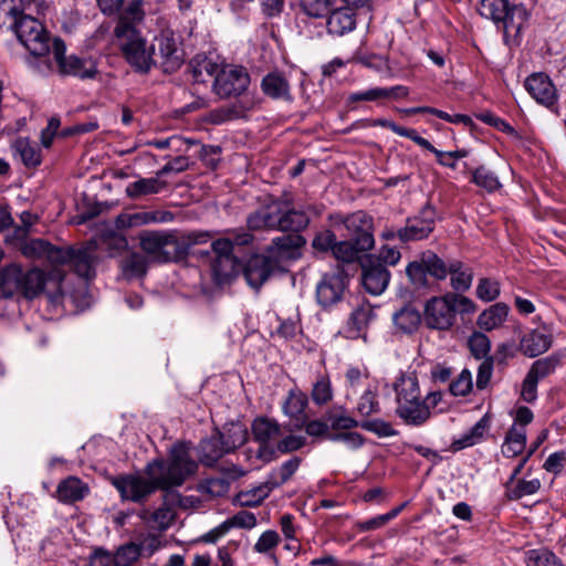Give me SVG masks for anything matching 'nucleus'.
<instances>
[{
	"label": "nucleus",
	"instance_id": "33",
	"mask_svg": "<svg viewBox=\"0 0 566 566\" xmlns=\"http://www.w3.org/2000/svg\"><path fill=\"white\" fill-rule=\"evenodd\" d=\"M168 187V182L163 180L156 174L154 177L139 178L127 185L125 192L130 199H137L143 196L157 195Z\"/></svg>",
	"mask_w": 566,
	"mask_h": 566
},
{
	"label": "nucleus",
	"instance_id": "7",
	"mask_svg": "<svg viewBox=\"0 0 566 566\" xmlns=\"http://www.w3.org/2000/svg\"><path fill=\"white\" fill-rule=\"evenodd\" d=\"M480 14L491 19L503 31L504 42H516L528 20V11L523 4L511 6L509 0H482Z\"/></svg>",
	"mask_w": 566,
	"mask_h": 566
},
{
	"label": "nucleus",
	"instance_id": "4",
	"mask_svg": "<svg viewBox=\"0 0 566 566\" xmlns=\"http://www.w3.org/2000/svg\"><path fill=\"white\" fill-rule=\"evenodd\" d=\"M198 469L189 448L185 443H176L169 452L167 461L154 460L148 463L145 473L159 485L160 490L180 486L193 475Z\"/></svg>",
	"mask_w": 566,
	"mask_h": 566
},
{
	"label": "nucleus",
	"instance_id": "2",
	"mask_svg": "<svg viewBox=\"0 0 566 566\" xmlns=\"http://www.w3.org/2000/svg\"><path fill=\"white\" fill-rule=\"evenodd\" d=\"M249 84L250 75L244 67L235 65L218 67L213 81V92L220 98L242 97L232 105L211 111L209 119L212 124L219 125L242 118L254 107V99L245 94Z\"/></svg>",
	"mask_w": 566,
	"mask_h": 566
},
{
	"label": "nucleus",
	"instance_id": "30",
	"mask_svg": "<svg viewBox=\"0 0 566 566\" xmlns=\"http://www.w3.org/2000/svg\"><path fill=\"white\" fill-rule=\"evenodd\" d=\"M378 381L369 377L366 369L349 367L345 373V396L352 399L370 387H377Z\"/></svg>",
	"mask_w": 566,
	"mask_h": 566
},
{
	"label": "nucleus",
	"instance_id": "61",
	"mask_svg": "<svg viewBox=\"0 0 566 566\" xmlns=\"http://www.w3.org/2000/svg\"><path fill=\"white\" fill-rule=\"evenodd\" d=\"M500 283L496 280L483 277L476 285V296L483 302H492L500 295Z\"/></svg>",
	"mask_w": 566,
	"mask_h": 566
},
{
	"label": "nucleus",
	"instance_id": "55",
	"mask_svg": "<svg viewBox=\"0 0 566 566\" xmlns=\"http://www.w3.org/2000/svg\"><path fill=\"white\" fill-rule=\"evenodd\" d=\"M472 182L485 189L489 192L495 191L501 187L497 176L485 167L476 168L472 174Z\"/></svg>",
	"mask_w": 566,
	"mask_h": 566
},
{
	"label": "nucleus",
	"instance_id": "3",
	"mask_svg": "<svg viewBox=\"0 0 566 566\" xmlns=\"http://www.w3.org/2000/svg\"><path fill=\"white\" fill-rule=\"evenodd\" d=\"M322 209L317 206H307L305 210H295L282 199L266 198L263 203L247 217L249 231L280 230L283 232H300L310 222L307 212L319 214Z\"/></svg>",
	"mask_w": 566,
	"mask_h": 566
},
{
	"label": "nucleus",
	"instance_id": "13",
	"mask_svg": "<svg viewBox=\"0 0 566 566\" xmlns=\"http://www.w3.org/2000/svg\"><path fill=\"white\" fill-rule=\"evenodd\" d=\"M436 218L434 207L427 202L417 216L407 219L406 226L398 230L397 235L403 242L426 239L434 229Z\"/></svg>",
	"mask_w": 566,
	"mask_h": 566
},
{
	"label": "nucleus",
	"instance_id": "53",
	"mask_svg": "<svg viewBox=\"0 0 566 566\" xmlns=\"http://www.w3.org/2000/svg\"><path fill=\"white\" fill-rule=\"evenodd\" d=\"M363 251L364 250L358 247L357 240L352 239L336 242L332 253L337 260L349 263L355 261L358 258V253Z\"/></svg>",
	"mask_w": 566,
	"mask_h": 566
},
{
	"label": "nucleus",
	"instance_id": "29",
	"mask_svg": "<svg viewBox=\"0 0 566 566\" xmlns=\"http://www.w3.org/2000/svg\"><path fill=\"white\" fill-rule=\"evenodd\" d=\"M326 28L329 34L343 36L356 28V15L349 8L331 10Z\"/></svg>",
	"mask_w": 566,
	"mask_h": 566
},
{
	"label": "nucleus",
	"instance_id": "39",
	"mask_svg": "<svg viewBox=\"0 0 566 566\" xmlns=\"http://www.w3.org/2000/svg\"><path fill=\"white\" fill-rule=\"evenodd\" d=\"M325 419L329 422L331 430H346L349 431L354 428L360 427V423L346 411L343 406L333 407L325 413Z\"/></svg>",
	"mask_w": 566,
	"mask_h": 566
},
{
	"label": "nucleus",
	"instance_id": "57",
	"mask_svg": "<svg viewBox=\"0 0 566 566\" xmlns=\"http://www.w3.org/2000/svg\"><path fill=\"white\" fill-rule=\"evenodd\" d=\"M306 443V438L298 434L281 436L274 447V458L276 453L286 454L302 449Z\"/></svg>",
	"mask_w": 566,
	"mask_h": 566
},
{
	"label": "nucleus",
	"instance_id": "28",
	"mask_svg": "<svg viewBox=\"0 0 566 566\" xmlns=\"http://www.w3.org/2000/svg\"><path fill=\"white\" fill-rule=\"evenodd\" d=\"M90 492V488L77 476H67L56 488V499L65 504L82 501Z\"/></svg>",
	"mask_w": 566,
	"mask_h": 566
},
{
	"label": "nucleus",
	"instance_id": "60",
	"mask_svg": "<svg viewBox=\"0 0 566 566\" xmlns=\"http://www.w3.org/2000/svg\"><path fill=\"white\" fill-rule=\"evenodd\" d=\"M360 427L366 431L373 432L378 438H388L398 434L390 422L379 418L361 421Z\"/></svg>",
	"mask_w": 566,
	"mask_h": 566
},
{
	"label": "nucleus",
	"instance_id": "50",
	"mask_svg": "<svg viewBox=\"0 0 566 566\" xmlns=\"http://www.w3.org/2000/svg\"><path fill=\"white\" fill-rule=\"evenodd\" d=\"M147 260L144 255L132 252L122 262V270L127 277H140L146 274Z\"/></svg>",
	"mask_w": 566,
	"mask_h": 566
},
{
	"label": "nucleus",
	"instance_id": "12",
	"mask_svg": "<svg viewBox=\"0 0 566 566\" xmlns=\"http://www.w3.org/2000/svg\"><path fill=\"white\" fill-rule=\"evenodd\" d=\"M113 485L123 500L135 503L146 500L155 490L159 489L149 476L146 479L138 474L118 475L113 479Z\"/></svg>",
	"mask_w": 566,
	"mask_h": 566
},
{
	"label": "nucleus",
	"instance_id": "23",
	"mask_svg": "<svg viewBox=\"0 0 566 566\" xmlns=\"http://www.w3.org/2000/svg\"><path fill=\"white\" fill-rule=\"evenodd\" d=\"M525 88L539 104L552 106L557 99L556 90L549 77L542 73L532 74L525 81Z\"/></svg>",
	"mask_w": 566,
	"mask_h": 566
},
{
	"label": "nucleus",
	"instance_id": "48",
	"mask_svg": "<svg viewBox=\"0 0 566 566\" xmlns=\"http://www.w3.org/2000/svg\"><path fill=\"white\" fill-rule=\"evenodd\" d=\"M421 321L419 312L412 307H403L394 315V323L403 333L415 332Z\"/></svg>",
	"mask_w": 566,
	"mask_h": 566
},
{
	"label": "nucleus",
	"instance_id": "59",
	"mask_svg": "<svg viewBox=\"0 0 566 566\" xmlns=\"http://www.w3.org/2000/svg\"><path fill=\"white\" fill-rule=\"evenodd\" d=\"M468 345L472 355L478 359L486 357L491 349V342L482 332H474L469 337Z\"/></svg>",
	"mask_w": 566,
	"mask_h": 566
},
{
	"label": "nucleus",
	"instance_id": "22",
	"mask_svg": "<svg viewBox=\"0 0 566 566\" xmlns=\"http://www.w3.org/2000/svg\"><path fill=\"white\" fill-rule=\"evenodd\" d=\"M302 459L300 457H292L284 461L280 467L273 469L264 483L260 485V497L266 499L270 493L283 484H285L298 470Z\"/></svg>",
	"mask_w": 566,
	"mask_h": 566
},
{
	"label": "nucleus",
	"instance_id": "18",
	"mask_svg": "<svg viewBox=\"0 0 566 566\" xmlns=\"http://www.w3.org/2000/svg\"><path fill=\"white\" fill-rule=\"evenodd\" d=\"M344 224L352 239L357 240V244L363 250H370L375 240L373 235V220L363 211H357L346 217Z\"/></svg>",
	"mask_w": 566,
	"mask_h": 566
},
{
	"label": "nucleus",
	"instance_id": "26",
	"mask_svg": "<svg viewBox=\"0 0 566 566\" xmlns=\"http://www.w3.org/2000/svg\"><path fill=\"white\" fill-rule=\"evenodd\" d=\"M22 254L31 259H45L51 264L57 265L63 258L62 247H55L43 239L27 241L21 248Z\"/></svg>",
	"mask_w": 566,
	"mask_h": 566
},
{
	"label": "nucleus",
	"instance_id": "47",
	"mask_svg": "<svg viewBox=\"0 0 566 566\" xmlns=\"http://www.w3.org/2000/svg\"><path fill=\"white\" fill-rule=\"evenodd\" d=\"M515 481L516 483L512 484L505 483L506 496L514 501L537 493L542 485L538 479Z\"/></svg>",
	"mask_w": 566,
	"mask_h": 566
},
{
	"label": "nucleus",
	"instance_id": "34",
	"mask_svg": "<svg viewBox=\"0 0 566 566\" xmlns=\"http://www.w3.org/2000/svg\"><path fill=\"white\" fill-rule=\"evenodd\" d=\"M509 312L510 307L505 303H495L478 316L476 325L485 332L496 329L504 324Z\"/></svg>",
	"mask_w": 566,
	"mask_h": 566
},
{
	"label": "nucleus",
	"instance_id": "25",
	"mask_svg": "<svg viewBox=\"0 0 566 566\" xmlns=\"http://www.w3.org/2000/svg\"><path fill=\"white\" fill-rule=\"evenodd\" d=\"M375 313L370 304L365 303L355 308L344 327L346 338L356 339L363 337L366 340V329L368 324L374 319Z\"/></svg>",
	"mask_w": 566,
	"mask_h": 566
},
{
	"label": "nucleus",
	"instance_id": "44",
	"mask_svg": "<svg viewBox=\"0 0 566 566\" xmlns=\"http://www.w3.org/2000/svg\"><path fill=\"white\" fill-rule=\"evenodd\" d=\"M201 449V461L207 465L214 464L219 459H221L226 453V448L222 442H220V437L218 433L212 437L203 440L200 444Z\"/></svg>",
	"mask_w": 566,
	"mask_h": 566
},
{
	"label": "nucleus",
	"instance_id": "41",
	"mask_svg": "<svg viewBox=\"0 0 566 566\" xmlns=\"http://www.w3.org/2000/svg\"><path fill=\"white\" fill-rule=\"evenodd\" d=\"M489 427V419L482 417L468 432L463 433L460 439L452 442L453 449L461 450L481 442Z\"/></svg>",
	"mask_w": 566,
	"mask_h": 566
},
{
	"label": "nucleus",
	"instance_id": "40",
	"mask_svg": "<svg viewBox=\"0 0 566 566\" xmlns=\"http://www.w3.org/2000/svg\"><path fill=\"white\" fill-rule=\"evenodd\" d=\"M262 91L272 98H289L290 85L284 76L270 73L262 80Z\"/></svg>",
	"mask_w": 566,
	"mask_h": 566
},
{
	"label": "nucleus",
	"instance_id": "45",
	"mask_svg": "<svg viewBox=\"0 0 566 566\" xmlns=\"http://www.w3.org/2000/svg\"><path fill=\"white\" fill-rule=\"evenodd\" d=\"M359 399L356 405V412L361 417H369L380 412V403L378 400V386L370 387L359 394Z\"/></svg>",
	"mask_w": 566,
	"mask_h": 566
},
{
	"label": "nucleus",
	"instance_id": "43",
	"mask_svg": "<svg viewBox=\"0 0 566 566\" xmlns=\"http://www.w3.org/2000/svg\"><path fill=\"white\" fill-rule=\"evenodd\" d=\"M334 390L328 375L319 374L312 385L311 398L318 406H325L333 400Z\"/></svg>",
	"mask_w": 566,
	"mask_h": 566
},
{
	"label": "nucleus",
	"instance_id": "51",
	"mask_svg": "<svg viewBox=\"0 0 566 566\" xmlns=\"http://www.w3.org/2000/svg\"><path fill=\"white\" fill-rule=\"evenodd\" d=\"M140 556V547L135 543H128L117 548L112 557V566H132Z\"/></svg>",
	"mask_w": 566,
	"mask_h": 566
},
{
	"label": "nucleus",
	"instance_id": "46",
	"mask_svg": "<svg viewBox=\"0 0 566 566\" xmlns=\"http://www.w3.org/2000/svg\"><path fill=\"white\" fill-rule=\"evenodd\" d=\"M560 365V357L557 354H552L547 357L535 360L527 374L538 382L552 375L556 368Z\"/></svg>",
	"mask_w": 566,
	"mask_h": 566
},
{
	"label": "nucleus",
	"instance_id": "31",
	"mask_svg": "<svg viewBox=\"0 0 566 566\" xmlns=\"http://www.w3.org/2000/svg\"><path fill=\"white\" fill-rule=\"evenodd\" d=\"M308 406V397L300 388L294 387L290 389L284 402L282 403V411L290 419L301 421L302 427L305 423V410Z\"/></svg>",
	"mask_w": 566,
	"mask_h": 566
},
{
	"label": "nucleus",
	"instance_id": "5",
	"mask_svg": "<svg viewBox=\"0 0 566 566\" xmlns=\"http://www.w3.org/2000/svg\"><path fill=\"white\" fill-rule=\"evenodd\" d=\"M21 44L34 57L40 59L36 65L40 73L45 74L53 69L51 54L55 38H51L44 25L35 18L21 14L12 29Z\"/></svg>",
	"mask_w": 566,
	"mask_h": 566
},
{
	"label": "nucleus",
	"instance_id": "64",
	"mask_svg": "<svg viewBox=\"0 0 566 566\" xmlns=\"http://www.w3.org/2000/svg\"><path fill=\"white\" fill-rule=\"evenodd\" d=\"M331 441H340L352 450L359 449L365 443V438L356 431L336 432L329 436Z\"/></svg>",
	"mask_w": 566,
	"mask_h": 566
},
{
	"label": "nucleus",
	"instance_id": "9",
	"mask_svg": "<svg viewBox=\"0 0 566 566\" xmlns=\"http://www.w3.org/2000/svg\"><path fill=\"white\" fill-rule=\"evenodd\" d=\"M51 56V63L53 65L51 72L55 71L62 76L92 80L98 73L97 65L94 60L80 57L74 54L66 55L65 43L59 38L54 39ZM48 73H50V71Z\"/></svg>",
	"mask_w": 566,
	"mask_h": 566
},
{
	"label": "nucleus",
	"instance_id": "37",
	"mask_svg": "<svg viewBox=\"0 0 566 566\" xmlns=\"http://www.w3.org/2000/svg\"><path fill=\"white\" fill-rule=\"evenodd\" d=\"M211 270L218 282H226L239 273L241 264L234 255L216 256L211 263Z\"/></svg>",
	"mask_w": 566,
	"mask_h": 566
},
{
	"label": "nucleus",
	"instance_id": "8",
	"mask_svg": "<svg viewBox=\"0 0 566 566\" xmlns=\"http://www.w3.org/2000/svg\"><path fill=\"white\" fill-rule=\"evenodd\" d=\"M45 273L40 269L24 271L21 265L11 263L0 270V291L4 297L21 294L34 298L44 289Z\"/></svg>",
	"mask_w": 566,
	"mask_h": 566
},
{
	"label": "nucleus",
	"instance_id": "35",
	"mask_svg": "<svg viewBox=\"0 0 566 566\" xmlns=\"http://www.w3.org/2000/svg\"><path fill=\"white\" fill-rule=\"evenodd\" d=\"M220 442L223 443L228 453L244 444L248 431L243 424L239 422L227 423L221 431H217Z\"/></svg>",
	"mask_w": 566,
	"mask_h": 566
},
{
	"label": "nucleus",
	"instance_id": "56",
	"mask_svg": "<svg viewBox=\"0 0 566 566\" xmlns=\"http://www.w3.org/2000/svg\"><path fill=\"white\" fill-rule=\"evenodd\" d=\"M473 388L472 375L469 369H463L455 379L449 382V392L454 397H464Z\"/></svg>",
	"mask_w": 566,
	"mask_h": 566
},
{
	"label": "nucleus",
	"instance_id": "11",
	"mask_svg": "<svg viewBox=\"0 0 566 566\" xmlns=\"http://www.w3.org/2000/svg\"><path fill=\"white\" fill-rule=\"evenodd\" d=\"M254 440L260 444L258 457L264 461L274 459V447L282 436L281 424L272 418L258 417L251 426Z\"/></svg>",
	"mask_w": 566,
	"mask_h": 566
},
{
	"label": "nucleus",
	"instance_id": "16",
	"mask_svg": "<svg viewBox=\"0 0 566 566\" xmlns=\"http://www.w3.org/2000/svg\"><path fill=\"white\" fill-rule=\"evenodd\" d=\"M361 282L365 290L371 295H380L387 287L390 273L386 266L368 255L361 261Z\"/></svg>",
	"mask_w": 566,
	"mask_h": 566
},
{
	"label": "nucleus",
	"instance_id": "20",
	"mask_svg": "<svg viewBox=\"0 0 566 566\" xmlns=\"http://www.w3.org/2000/svg\"><path fill=\"white\" fill-rule=\"evenodd\" d=\"M140 248L148 255L158 261H167L168 253L165 248L176 243L172 233L166 231H143L139 234Z\"/></svg>",
	"mask_w": 566,
	"mask_h": 566
},
{
	"label": "nucleus",
	"instance_id": "32",
	"mask_svg": "<svg viewBox=\"0 0 566 566\" xmlns=\"http://www.w3.org/2000/svg\"><path fill=\"white\" fill-rule=\"evenodd\" d=\"M397 406L416 399L421 395L419 380L413 371L402 373L394 384Z\"/></svg>",
	"mask_w": 566,
	"mask_h": 566
},
{
	"label": "nucleus",
	"instance_id": "27",
	"mask_svg": "<svg viewBox=\"0 0 566 566\" xmlns=\"http://www.w3.org/2000/svg\"><path fill=\"white\" fill-rule=\"evenodd\" d=\"M396 411L399 418H401L407 424L411 426H421L427 422L431 416L428 402H426L422 395L418 396L410 402L408 401L407 405L401 403L397 406Z\"/></svg>",
	"mask_w": 566,
	"mask_h": 566
},
{
	"label": "nucleus",
	"instance_id": "42",
	"mask_svg": "<svg viewBox=\"0 0 566 566\" xmlns=\"http://www.w3.org/2000/svg\"><path fill=\"white\" fill-rule=\"evenodd\" d=\"M12 148L20 156L27 167H36L41 164V154L35 144L29 138L19 137L14 140Z\"/></svg>",
	"mask_w": 566,
	"mask_h": 566
},
{
	"label": "nucleus",
	"instance_id": "19",
	"mask_svg": "<svg viewBox=\"0 0 566 566\" xmlns=\"http://www.w3.org/2000/svg\"><path fill=\"white\" fill-rule=\"evenodd\" d=\"M304 243L301 235L285 234L273 239L264 251L272 260L277 261L280 269L285 271V263L294 259L296 250Z\"/></svg>",
	"mask_w": 566,
	"mask_h": 566
},
{
	"label": "nucleus",
	"instance_id": "14",
	"mask_svg": "<svg viewBox=\"0 0 566 566\" xmlns=\"http://www.w3.org/2000/svg\"><path fill=\"white\" fill-rule=\"evenodd\" d=\"M283 272L277 261L272 260L266 253L252 255L243 268V275L248 284L259 290L273 274Z\"/></svg>",
	"mask_w": 566,
	"mask_h": 566
},
{
	"label": "nucleus",
	"instance_id": "10",
	"mask_svg": "<svg viewBox=\"0 0 566 566\" xmlns=\"http://www.w3.org/2000/svg\"><path fill=\"white\" fill-rule=\"evenodd\" d=\"M97 244L95 241L74 247H62L63 258L59 260L57 265L67 264L81 277L92 280L96 275V255Z\"/></svg>",
	"mask_w": 566,
	"mask_h": 566
},
{
	"label": "nucleus",
	"instance_id": "58",
	"mask_svg": "<svg viewBox=\"0 0 566 566\" xmlns=\"http://www.w3.org/2000/svg\"><path fill=\"white\" fill-rule=\"evenodd\" d=\"M423 262L427 273L437 280H443L449 274V262L446 263L442 259L433 253L423 254Z\"/></svg>",
	"mask_w": 566,
	"mask_h": 566
},
{
	"label": "nucleus",
	"instance_id": "17",
	"mask_svg": "<svg viewBox=\"0 0 566 566\" xmlns=\"http://www.w3.org/2000/svg\"><path fill=\"white\" fill-rule=\"evenodd\" d=\"M157 45V56L159 65L165 73H172L177 71L184 63L182 50L178 46L176 39L172 34L161 33L155 39Z\"/></svg>",
	"mask_w": 566,
	"mask_h": 566
},
{
	"label": "nucleus",
	"instance_id": "21",
	"mask_svg": "<svg viewBox=\"0 0 566 566\" xmlns=\"http://www.w3.org/2000/svg\"><path fill=\"white\" fill-rule=\"evenodd\" d=\"M552 344V332L543 325L523 335L520 342V350L527 357H536L547 352Z\"/></svg>",
	"mask_w": 566,
	"mask_h": 566
},
{
	"label": "nucleus",
	"instance_id": "54",
	"mask_svg": "<svg viewBox=\"0 0 566 566\" xmlns=\"http://www.w3.org/2000/svg\"><path fill=\"white\" fill-rule=\"evenodd\" d=\"M527 566H563L556 555L548 549H531L526 553Z\"/></svg>",
	"mask_w": 566,
	"mask_h": 566
},
{
	"label": "nucleus",
	"instance_id": "38",
	"mask_svg": "<svg viewBox=\"0 0 566 566\" xmlns=\"http://www.w3.org/2000/svg\"><path fill=\"white\" fill-rule=\"evenodd\" d=\"M451 286L457 292H465L470 289L473 280L471 269L465 268L462 262L452 260L449 262V274Z\"/></svg>",
	"mask_w": 566,
	"mask_h": 566
},
{
	"label": "nucleus",
	"instance_id": "6",
	"mask_svg": "<svg viewBox=\"0 0 566 566\" xmlns=\"http://www.w3.org/2000/svg\"><path fill=\"white\" fill-rule=\"evenodd\" d=\"M476 310L473 301L458 293L433 296L427 301L423 310V321L427 327L448 331L455 323L457 313L472 314Z\"/></svg>",
	"mask_w": 566,
	"mask_h": 566
},
{
	"label": "nucleus",
	"instance_id": "36",
	"mask_svg": "<svg viewBox=\"0 0 566 566\" xmlns=\"http://www.w3.org/2000/svg\"><path fill=\"white\" fill-rule=\"evenodd\" d=\"M526 447V429L521 426H512L502 444V454L505 458H515L522 454Z\"/></svg>",
	"mask_w": 566,
	"mask_h": 566
},
{
	"label": "nucleus",
	"instance_id": "24",
	"mask_svg": "<svg viewBox=\"0 0 566 566\" xmlns=\"http://www.w3.org/2000/svg\"><path fill=\"white\" fill-rule=\"evenodd\" d=\"M174 220L170 211H140L135 213H122L116 219L117 228L127 229L142 227L149 223H167Z\"/></svg>",
	"mask_w": 566,
	"mask_h": 566
},
{
	"label": "nucleus",
	"instance_id": "49",
	"mask_svg": "<svg viewBox=\"0 0 566 566\" xmlns=\"http://www.w3.org/2000/svg\"><path fill=\"white\" fill-rule=\"evenodd\" d=\"M336 0H300L301 11L314 19L326 17L333 9Z\"/></svg>",
	"mask_w": 566,
	"mask_h": 566
},
{
	"label": "nucleus",
	"instance_id": "1",
	"mask_svg": "<svg viewBox=\"0 0 566 566\" xmlns=\"http://www.w3.org/2000/svg\"><path fill=\"white\" fill-rule=\"evenodd\" d=\"M145 11L140 1L135 0L116 22L114 35L125 61L135 72L147 74L156 65L155 45L149 44L139 25L144 22Z\"/></svg>",
	"mask_w": 566,
	"mask_h": 566
},
{
	"label": "nucleus",
	"instance_id": "15",
	"mask_svg": "<svg viewBox=\"0 0 566 566\" xmlns=\"http://www.w3.org/2000/svg\"><path fill=\"white\" fill-rule=\"evenodd\" d=\"M348 279L342 271L326 273L316 285V298L323 307L338 303L347 287Z\"/></svg>",
	"mask_w": 566,
	"mask_h": 566
},
{
	"label": "nucleus",
	"instance_id": "62",
	"mask_svg": "<svg viewBox=\"0 0 566 566\" xmlns=\"http://www.w3.org/2000/svg\"><path fill=\"white\" fill-rule=\"evenodd\" d=\"M134 1L135 0H129L127 2V6L125 7L124 6L125 0H96L101 12L108 17L117 15L118 17L117 21L120 20L124 12L130 7V4ZM139 1H140V9H143V0H139Z\"/></svg>",
	"mask_w": 566,
	"mask_h": 566
},
{
	"label": "nucleus",
	"instance_id": "52",
	"mask_svg": "<svg viewBox=\"0 0 566 566\" xmlns=\"http://www.w3.org/2000/svg\"><path fill=\"white\" fill-rule=\"evenodd\" d=\"M21 0H0V29L8 25L9 29H13L15 21H19L21 14L20 11Z\"/></svg>",
	"mask_w": 566,
	"mask_h": 566
},
{
	"label": "nucleus",
	"instance_id": "63",
	"mask_svg": "<svg viewBox=\"0 0 566 566\" xmlns=\"http://www.w3.org/2000/svg\"><path fill=\"white\" fill-rule=\"evenodd\" d=\"M280 535L276 531L268 530L263 532L253 546L254 552L266 554L280 544Z\"/></svg>",
	"mask_w": 566,
	"mask_h": 566
}]
</instances>
